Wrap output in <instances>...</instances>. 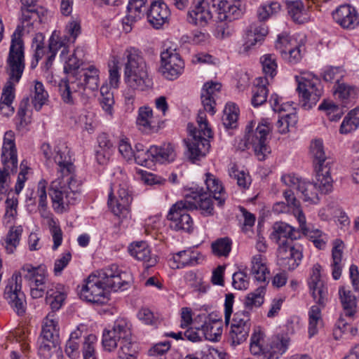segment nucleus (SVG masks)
<instances>
[{
	"mask_svg": "<svg viewBox=\"0 0 359 359\" xmlns=\"http://www.w3.org/2000/svg\"><path fill=\"white\" fill-rule=\"evenodd\" d=\"M6 71L9 76V81L3 88L0 103L12 104L15 97V87L13 83H18L20 79L16 81L15 80L11 79L10 74L7 71V65H6Z\"/></svg>",
	"mask_w": 359,
	"mask_h": 359,
	"instance_id": "4d7b16f0",
	"label": "nucleus"
},
{
	"mask_svg": "<svg viewBox=\"0 0 359 359\" xmlns=\"http://www.w3.org/2000/svg\"><path fill=\"white\" fill-rule=\"evenodd\" d=\"M79 294L81 299L93 304H104L109 299V290L97 278V274L88 276Z\"/></svg>",
	"mask_w": 359,
	"mask_h": 359,
	"instance_id": "dca6fc26",
	"label": "nucleus"
},
{
	"mask_svg": "<svg viewBox=\"0 0 359 359\" xmlns=\"http://www.w3.org/2000/svg\"><path fill=\"white\" fill-rule=\"evenodd\" d=\"M151 154L153 155L154 162L163 163L173 161L176 154L171 144H164L161 146H151Z\"/></svg>",
	"mask_w": 359,
	"mask_h": 359,
	"instance_id": "2f4dec72",
	"label": "nucleus"
},
{
	"mask_svg": "<svg viewBox=\"0 0 359 359\" xmlns=\"http://www.w3.org/2000/svg\"><path fill=\"white\" fill-rule=\"evenodd\" d=\"M319 110L326 111L327 114L329 116V118L335 121L339 120L343 112L341 108L339 106L334 104L332 102L324 100L318 107Z\"/></svg>",
	"mask_w": 359,
	"mask_h": 359,
	"instance_id": "5fc2aeb1",
	"label": "nucleus"
},
{
	"mask_svg": "<svg viewBox=\"0 0 359 359\" xmlns=\"http://www.w3.org/2000/svg\"><path fill=\"white\" fill-rule=\"evenodd\" d=\"M102 346L111 352L119 346L116 359H137V346L132 340L131 324L126 319H116L111 328H106L102 333Z\"/></svg>",
	"mask_w": 359,
	"mask_h": 359,
	"instance_id": "20e7f679",
	"label": "nucleus"
},
{
	"mask_svg": "<svg viewBox=\"0 0 359 359\" xmlns=\"http://www.w3.org/2000/svg\"><path fill=\"white\" fill-rule=\"evenodd\" d=\"M115 274H117V265L111 264L97 271V278L108 288L107 283L113 281Z\"/></svg>",
	"mask_w": 359,
	"mask_h": 359,
	"instance_id": "bf43d9fd",
	"label": "nucleus"
},
{
	"mask_svg": "<svg viewBox=\"0 0 359 359\" xmlns=\"http://www.w3.org/2000/svg\"><path fill=\"white\" fill-rule=\"evenodd\" d=\"M339 296L346 317L351 319L357 312V297L347 287L339 288Z\"/></svg>",
	"mask_w": 359,
	"mask_h": 359,
	"instance_id": "cd10ccee",
	"label": "nucleus"
},
{
	"mask_svg": "<svg viewBox=\"0 0 359 359\" xmlns=\"http://www.w3.org/2000/svg\"><path fill=\"white\" fill-rule=\"evenodd\" d=\"M66 33L68 34L67 41L74 43L77 36L81 34V22L78 20H72L66 25Z\"/></svg>",
	"mask_w": 359,
	"mask_h": 359,
	"instance_id": "e2e57ef3",
	"label": "nucleus"
},
{
	"mask_svg": "<svg viewBox=\"0 0 359 359\" xmlns=\"http://www.w3.org/2000/svg\"><path fill=\"white\" fill-rule=\"evenodd\" d=\"M96 342V337L90 334L85 338L83 346V359H97L95 346Z\"/></svg>",
	"mask_w": 359,
	"mask_h": 359,
	"instance_id": "13d9d810",
	"label": "nucleus"
},
{
	"mask_svg": "<svg viewBox=\"0 0 359 359\" xmlns=\"http://www.w3.org/2000/svg\"><path fill=\"white\" fill-rule=\"evenodd\" d=\"M49 226L53 241V250H55L62 244V231L53 219L49 221Z\"/></svg>",
	"mask_w": 359,
	"mask_h": 359,
	"instance_id": "774afa93",
	"label": "nucleus"
},
{
	"mask_svg": "<svg viewBox=\"0 0 359 359\" xmlns=\"http://www.w3.org/2000/svg\"><path fill=\"white\" fill-rule=\"evenodd\" d=\"M133 158L135 162L140 165L147 168L152 166L154 164V158L153 155L151 154V147L149 149L135 153Z\"/></svg>",
	"mask_w": 359,
	"mask_h": 359,
	"instance_id": "680f3d73",
	"label": "nucleus"
},
{
	"mask_svg": "<svg viewBox=\"0 0 359 359\" xmlns=\"http://www.w3.org/2000/svg\"><path fill=\"white\" fill-rule=\"evenodd\" d=\"M358 113L359 109H354L345 116L340 126L341 133L346 134L358 128L359 126Z\"/></svg>",
	"mask_w": 359,
	"mask_h": 359,
	"instance_id": "a18cd8bd",
	"label": "nucleus"
},
{
	"mask_svg": "<svg viewBox=\"0 0 359 359\" xmlns=\"http://www.w3.org/2000/svg\"><path fill=\"white\" fill-rule=\"evenodd\" d=\"M343 248V242L340 240H335L332 250V263L331 264L332 276L334 280H338L341 275Z\"/></svg>",
	"mask_w": 359,
	"mask_h": 359,
	"instance_id": "473e14b6",
	"label": "nucleus"
},
{
	"mask_svg": "<svg viewBox=\"0 0 359 359\" xmlns=\"http://www.w3.org/2000/svg\"><path fill=\"white\" fill-rule=\"evenodd\" d=\"M287 9L290 16L298 24L305 23L310 19L308 10L301 1H292L288 4Z\"/></svg>",
	"mask_w": 359,
	"mask_h": 359,
	"instance_id": "e433bc0d",
	"label": "nucleus"
},
{
	"mask_svg": "<svg viewBox=\"0 0 359 359\" xmlns=\"http://www.w3.org/2000/svg\"><path fill=\"white\" fill-rule=\"evenodd\" d=\"M147 15L149 23L154 27L158 29L167 21L170 11L165 3L154 1L151 4Z\"/></svg>",
	"mask_w": 359,
	"mask_h": 359,
	"instance_id": "bb28decb",
	"label": "nucleus"
},
{
	"mask_svg": "<svg viewBox=\"0 0 359 359\" xmlns=\"http://www.w3.org/2000/svg\"><path fill=\"white\" fill-rule=\"evenodd\" d=\"M302 248L299 245H292L291 242L283 241L278 248V264L285 270L295 269L302 259Z\"/></svg>",
	"mask_w": 359,
	"mask_h": 359,
	"instance_id": "a211bd4d",
	"label": "nucleus"
},
{
	"mask_svg": "<svg viewBox=\"0 0 359 359\" xmlns=\"http://www.w3.org/2000/svg\"><path fill=\"white\" fill-rule=\"evenodd\" d=\"M130 281V276L128 273L122 271L117 266V274H115L112 282L108 284V290L113 291L125 290H126Z\"/></svg>",
	"mask_w": 359,
	"mask_h": 359,
	"instance_id": "c03bdc74",
	"label": "nucleus"
},
{
	"mask_svg": "<svg viewBox=\"0 0 359 359\" xmlns=\"http://www.w3.org/2000/svg\"><path fill=\"white\" fill-rule=\"evenodd\" d=\"M79 51V48H76L65 61L64 72L68 79L62 80L59 83L62 100L69 104L74 103L73 93L86 88L93 91L99 86V70L95 66L90 65L79 70L82 62L77 55Z\"/></svg>",
	"mask_w": 359,
	"mask_h": 359,
	"instance_id": "f03ea898",
	"label": "nucleus"
},
{
	"mask_svg": "<svg viewBox=\"0 0 359 359\" xmlns=\"http://www.w3.org/2000/svg\"><path fill=\"white\" fill-rule=\"evenodd\" d=\"M12 137V132L6 133L1 156L4 168L0 169V194L6 192L10 171L15 172L18 167L17 151Z\"/></svg>",
	"mask_w": 359,
	"mask_h": 359,
	"instance_id": "ddd939ff",
	"label": "nucleus"
},
{
	"mask_svg": "<svg viewBox=\"0 0 359 359\" xmlns=\"http://www.w3.org/2000/svg\"><path fill=\"white\" fill-rule=\"evenodd\" d=\"M283 196L287 201V205L289 208H292L293 214L297 218L299 228L302 232L307 234L309 233L308 228L306 227V217L300 208V202L296 198L294 192L291 190H285L283 192Z\"/></svg>",
	"mask_w": 359,
	"mask_h": 359,
	"instance_id": "c756f323",
	"label": "nucleus"
},
{
	"mask_svg": "<svg viewBox=\"0 0 359 359\" xmlns=\"http://www.w3.org/2000/svg\"><path fill=\"white\" fill-rule=\"evenodd\" d=\"M184 199H188V202L194 204L193 207H189L191 210L199 209L204 216L212 215L214 213V207L210 195L203 192V189L192 191L189 196H186Z\"/></svg>",
	"mask_w": 359,
	"mask_h": 359,
	"instance_id": "b1692460",
	"label": "nucleus"
},
{
	"mask_svg": "<svg viewBox=\"0 0 359 359\" xmlns=\"http://www.w3.org/2000/svg\"><path fill=\"white\" fill-rule=\"evenodd\" d=\"M23 231L22 226H11L4 239V245L6 252L12 254L18 246Z\"/></svg>",
	"mask_w": 359,
	"mask_h": 359,
	"instance_id": "4c0bfd02",
	"label": "nucleus"
},
{
	"mask_svg": "<svg viewBox=\"0 0 359 359\" xmlns=\"http://www.w3.org/2000/svg\"><path fill=\"white\" fill-rule=\"evenodd\" d=\"M54 161L58 165V177L53 181L49 195L53 208L57 213L67 212L69 206L74 205L81 195V183L74 175V165L67 144L60 142L54 149Z\"/></svg>",
	"mask_w": 359,
	"mask_h": 359,
	"instance_id": "f257e3e1",
	"label": "nucleus"
},
{
	"mask_svg": "<svg viewBox=\"0 0 359 359\" xmlns=\"http://www.w3.org/2000/svg\"><path fill=\"white\" fill-rule=\"evenodd\" d=\"M252 124V123L246 126L245 131L256 156L259 161H264L271 153L269 135L272 130V127L266 119L262 120L255 130Z\"/></svg>",
	"mask_w": 359,
	"mask_h": 359,
	"instance_id": "f8f14e48",
	"label": "nucleus"
},
{
	"mask_svg": "<svg viewBox=\"0 0 359 359\" xmlns=\"http://www.w3.org/2000/svg\"><path fill=\"white\" fill-rule=\"evenodd\" d=\"M281 180L286 186L297 189L301 193L302 199L311 203H318L320 201L319 193L327 194L332 191L331 189L330 191H323L316 179L313 183L294 175H287L283 176Z\"/></svg>",
	"mask_w": 359,
	"mask_h": 359,
	"instance_id": "4468645a",
	"label": "nucleus"
},
{
	"mask_svg": "<svg viewBox=\"0 0 359 359\" xmlns=\"http://www.w3.org/2000/svg\"><path fill=\"white\" fill-rule=\"evenodd\" d=\"M202 331L206 339L209 341H218L222 334V321L212 320V322H207L202 325Z\"/></svg>",
	"mask_w": 359,
	"mask_h": 359,
	"instance_id": "ea45409f",
	"label": "nucleus"
},
{
	"mask_svg": "<svg viewBox=\"0 0 359 359\" xmlns=\"http://www.w3.org/2000/svg\"><path fill=\"white\" fill-rule=\"evenodd\" d=\"M250 329L245 327L231 326L229 332V337L231 341V345L233 346H238L245 341L249 335Z\"/></svg>",
	"mask_w": 359,
	"mask_h": 359,
	"instance_id": "8fccbe9b",
	"label": "nucleus"
},
{
	"mask_svg": "<svg viewBox=\"0 0 359 359\" xmlns=\"http://www.w3.org/2000/svg\"><path fill=\"white\" fill-rule=\"evenodd\" d=\"M39 345V354L43 359L50 358L59 344V341L54 339H45L40 338Z\"/></svg>",
	"mask_w": 359,
	"mask_h": 359,
	"instance_id": "603ef678",
	"label": "nucleus"
},
{
	"mask_svg": "<svg viewBox=\"0 0 359 359\" xmlns=\"http://www.w3.org/2000/svg\"><path fill=\"white\" fill-rule=\"evenodd\" d=\"M266 83H268L267 78L259 77L256 79V83L252 88L251 100L254 107H259L266 101L269 92L266 86Z\"/></svg>",
	"mask_w": 359,
	"mask_h": 359,
	"instance_id": "c9c22d12",
	"label": "nucleus"
},
{
	"mask_svg": "<svg viewBox=\"0 0 359 359\" xmlns=\"http://www.w3.org/2000/svg\"><path fill=\"white\" fill-rule=\"evenodd\" d=\"M231 244L228 237L219 238L211 245L212 253L217 257H226L231 250Z\"/></svg>",
	"mask_w": 359,
	"mask_h": 359,
	"instance_id": "09e8293b",
	"label": "nucleus"
},
{
	"mask_svg": "<svg viewBox=\"0 0 359 359\" xmlns=\"http://www.w3.org/2000/svg\"><path fill=\"white\" fill-rule=\"evenodd\" d=\"M271 238L276 243L281 244L283 241H287L292 243L293 240L300 238L299 230L284 222H276L272 226Z\"/></svg>",
	"mask_w": 359,
	"mask_h": 359,
	"instance_id": "a878e982",
	"label": "nucleus"
},
{
	"mask_svg": "<svg viewBox=\"0 0 359 359\" xmlns=\"http://www.w3.org/2000/svg\"><path fill=\"white\" fill-rule=\"evenodd\" d=\"M209 5L205 0H193L188 12V21L200 27L205 26L212 19Z\"/></svg>",
	"mask_w": 359,
	"mask_h": 359,
	"instance_id": "5701e85b",
	"label": "nucleus"
},
{
	"mask_svg": "<svg viewBox=\"0 0 359 359\" xmlns=\"http://www.w3.org/2000/svg\"><path fill=\"white\" fill-rule=\"evenodd\" d=\"M295 44L296 41L294 39H291L288 35L280 34L278 36L276 41L275 48L279 51L281 56H285L287 52L295 46Z\"/></svg>",
	"mask_w": 359,
	"mask_h": 359,
	"instance_id": "6e6d98bb",
	"label": "nucleus"
},
{
	"mask_svg": "<svg viewBox=\"0 0 359 359\" xmlns=\"http://www.w3.org/2000/svg\"><path fill=\"white\" fill-rule=\"evenodd\" d=\"M232 285L236 290H246L249 286V278L246 273L239 271L233 274Z\"/></svg>",
	"mask_w": 359,
	"mask_h": 359,
	"instance_id": "0e129e2a",
	"label": "nucleus"
},
{
	"mask_svg": "<svg viewBox=\"0 0 359 359\" xmlns=\"http://www.w3.org/2000/svg\"><path fill=\"white\" fill-rule=\"evenodd\" d=\"M212 6L217 8V18L220 22L234 20L243 13L241 0H212Z\"/></svg>",
	"mask_w": 359,
	"mask_h": 359,
	"instance_id": "aec40b11",
	"label": "nucleus"
},
{
	"mask_svg": "<svg viewBox=\"0 0 359 359\" xmlns=\"http://www.w3.org/2000/svg\"><path fill=\"white\" fill-rule=\"evenodd\" d=\"M22 25H18L11 35V45L7 57V71L11 79L18 81L23 74L25 62V46L22 39L25 27L32 26L35 22L40 21L38 10L21 8Z\"/></svg>",
	"mask_w": 359,
	"mask_h": 359,
	"instance_id": "7ed1b4c3",
	"label": "nucleus"
},
{
	"mask_svg": "<svg viewBox=\"0 0 359 359\" xmlns=\"http://www.w3.org/2000/svg\"><path fill=\"white\" fill-rule=\"evenodd\" d=\"M41 338L59 341V327L55 314L50 312L44 320Z\"/></svg>",
	"mask_w": 359,
	"mask_h": 359,
	"instance_id": "72a5a7b5",
	"label": "nucleus"
},
{
	"mask_svg": "<svg viewBox=\"0 0 359 359\" xmlns=\"http://www.w3.org/2000/svg\"><path fill=\"white\" fill-rule=\"evenodd\" d=\"M198 128H196L191 123L187 127L189 131V138L187 142V155L189 159L195 163L205 156L209 151L210 144L209 139L212 137V133L204 111H200L197 116Z\"/></svg>",
	"mask_w": 359,
	"mask_h": 359,
	"instance_id": "423d86ee",
	"label": "nucleus"
},
{
	"mask_svg": "<svg viewBox=\"0 0 359 359\" xmlns=\"http://www.w3.org/2000/svg\"><path fill=\"white\" fill-rule=\"evenodd\" d=\"M147 0H130L127 6L129 16L131 18H140L143 13L142 8L144 7Z\"/></svg>",
	"mask_w": 359,
	"mask_h": 359,
	"instance_id": "69168bd1",
	"label": "nucleus"
},
{
	"mask_svg": "<svg viewBox=\"0 0 359 359\" xmlns=\"http://www.w3.org/2000/svg\"><path fill=\"white\" fill-rule=\"evenodd\" d=\"M62 48L60 56L62 57L68 53V48L66 43L64 41L55 39L54 36H52L49 40L48 51V54L56 55L58 50Z\"/></svg>",
	"mask_w": 359,
	"mask_h": 359,
	"instance_id": "338daca9",
	"label": "nucleus"
},
{
	"mask_svg": "<svg viewBox=\"0 0 359 359\" xmlns=\"http://www.w3.org/2000/svg\"><path fill=\"white\" fill-rule=\"evenodd\" d=\"M66 298V294L60 285L48 289L46 301L50 306L52 312L59 310L62 306Z\"/></svg>",
	"mask_w": 359,
	"mask_h": 359,
	"instance_id": "f704fd0d",
	"label": "nucleus"
},
{
	"mask_svg": "<svg viewBox=\"0 0 359 359\" xmlns=\"http://www.w3.org/2000/svg\"><path fill=\"white\" fill-rule=\"evenodd\" d=\"M188 199L177 201L170 208L167 218L170 221V226L175 230L190 232L193 230L194 222L188 211L193 207Z\"/></svg>",
	"mask_w": 359,
	"mask_h": 359,
	"instance_id": "2eb2a0df",
	"label": "nucleus"
},
{
	"mask_svg": "<svg viewBox=\"0 0 359 359\" xmlns=\"http://www.w3.org/2000/svg\"><path fill=\"white\" fill-rule=\"evenodd\" d=\"M289 339L276 335L266 340L259 327H255L250 337V351L256 359H278L287 349Z\"/></svg>",
	"mask_w": 359,
	"mask_h": 359,
	"instance_id": "0eeeda50",
	"label": "nucleus"
},
{
	"mask_svg": "<svg viewBox=\"0 0 359 359\" xmlns=\"http://www.w3.org/2000/svg\"><path fill=\"white\" fill-rule=\"evenodd\" d=\"M48 94L45 90L42 83L35 81L33 90H32V103L36 111H39L47 102Z\"/></svg>",
	"mask_w": 359,
	"mask_h": 359,
	"instance_id": "37998d69",
	"label": "nucleus"
},
{
	"mask_svg": "<svg viewBox=\"0 0 359 359\" xmlns=\"http://www.w3.org/2000/svg\"><path fill=\"white\" fill-rule=\"evenodd\" d=\"M262 69L265 74V78L267 76L271 79L276 74L277 63L276 58L274 55L266 54L260 58Z\"/></svg>",
	"mask_w": 359,
	"mask_h": 359,
	"instance_id": "3c124183",
	"label": "nucleus"
},
{
	"mask_svg": "<svg viewBox=\"0 0 359 359\" xmlns=\"http://www.w3.org/2000/svg\"><path fill=\"white\" fill-rule=\"evenodd\" d=\"M153 118L152 109L149 107H140L139 114L137 118V124L140 129L148 132L151 129V123Z\"/></svg>",
	"mask_w": 359,
	"mask_h": 359,
	"instance_id": "de8ad7c7",
	"label": "nucleus"
},
{
	"mask_svg": "<svg viewBox=\"0 0 359 359\" xmlns=\"http://www.w3.org/2000/svg\"><path fill=\"white\" fill-rule=\"evenodd\" d=\"M128 250L133 257L142 262L147 269L154 266L157 263L156 257L151 255L148 244L144 241L130 243Z\"/></svg>",
	"mask_w": 359,
	"mask_h": 359,
	"instance_id": "393cba45",
	"label": "nucleus"
},
{
	"mask_svg": "<svg viewBox=\"0 0 359 359\" xmlns=\"http://www.w3.org/2000/svg\"><path fill=\"white\" fill-rule=\"evenodd\" d=\"M205 183L210 194H213L215 200L218 201V205L222 206L226 200V194L222 184L213 175L208 172L205 174Z\"/></svg>",
	"mask_w": 359,
	"mask_h": 359,
	"instance_id": "7c9ffc66",
	"label": "nucleus"
},
{
	"mask_svg": "<svg viewBox=\"0 0 359 359\" xmlns=\"http://www.w3.org/2000/svg\"><path fill=\"white\" fill-rule=\"evenodd\" d=\"M40 269L39 267H34L29 264H25L8 281L4 290V298L18 316L23 315L26 310L25 296L21 290L22 277L30 284Z\"/></svg>",
	"mask_w": 359,
	"mask_h": 359,
	"instance_id": "6e6552de",
	"label": "nucleus"
},
{
	"mask_svg": "<svg viewBox=\"0 0 359 359\" xmlns=\"http://www.w3.org/2000/svg\"><path fill=\"white\" fill-rule=\"evenodd\" d=\"M162 75L168 80L177 79L183 72L184 63L175 48H167L161 54Z\"/></svg>",
	"mask_w": 359,
	"mask_h": 359,
	"instance_id": "f3484780",
	"label": "nucleus"
},
{
	"mask_svg": "<svg viewBox=\"0 0 359 359\" xmlns=\"http://www.w3.org/2000/svg\"><path fill=\"white\" fill-rule=\"evenodd\" d=\"M295 79L302 107L304 109H311L323 95V86L320 79L310 73H302L296 76Z\"/></svg>",
	"mask_w": 359,
	"mask_h": 359,
	"instance_id": "9b49d317",
	"label": "nucleus"
},
{
	"mask_svg": "<svg viewBox=\"0 0 359 359\" xmlns=\"http://www.w3.org/2000/svg\"><path fill=\"white\" fill-rule=\"evenodd\" d=\"M321 266L316 264L312 267L309 280L311 296L318 305H313L309 311V321H322L321 309L327 302V288L320 277Z\"/></svg>",
	"mask_w": 359,
	"mask_h": 359,
	"instance_id": "9d476101",
	"label": "nucleus"
},
{
	"mask_svg": "<svg viewBox=\"0 0 359 359\" xmlns=\"http://www.w3.org/2000/svg\"><path fill=\"white\" fill-rule=\"evenodd\" d=\"M133 198L128 189L120 187L117 196H113L112 192L109 194L108 205L114 215L119 218H127L130 215V205Z\"/></svg>",
	"mask_w": 359,
	"mask_h": 359,
	"instance_id": "6ab92c4d",
	"label": "nucleus"
},
{
	"mask_svg": "<svg viewBox=\"0 0 359 359\" xmlns=\"http://www.w3.org/2000/svg\"><path fill=\"white\" fill-rule=\"evenodd\" d=\"M334 20L344 29H353L359 25V15L354 7L341 5L333 13Z\"/></svg>",
	"mask_w": 359,
	"mask_h": 359,
	"instance_id": "4be33fe9",
	"label": "nucleus"
},
{
	"mask_svg": "<svg viewBox=\"0 0 359 359\" xmlns=\"http://www.w3.org/2000/svg\"><path fill=\"white\" fill-rule=\"evenodd\" d=\"M251 263V274L254 276L255 279L258 282H265L269 271L264 262L263 257L261 255L253 256Z\"/></svg>",
	"mask_w": 359,
	"mask_h": 359,
	"instance_id": "58836bf2",
	"label": "nucleus"
},
{
	"mask_svg": "<svg viewBox=\"0 0 359 359\" xmlns=\"http://www.w3.org/2000/svg\"><path fill=\"white\" fill-rule=\"evenodd\" d=\"M281 5L277 1H271L259 6L257 9L258 22H262L270 17L277 14L280 11Z\"/></svg>",
	"mask_w": 359,
	"mask_h": 359,
	"instance_id": "49530a36",
	"label": "nucleus"
},
{
	"mask_svg": "<svg viewBox=\"0 0 359 359\" xmlns=\"http://www.w3.org/2000/svg\"><path fill=\"white\" fill-rule=\"evenodd\" d=\"M229 175L237 182V184L243 189H246L250 184V177L244 171H239L233 165L229 169Z\"/></svg>",
	"mask_w": 359,
	"mask_h": 359,
	"instance_id": "052dcab7",
	"label": "nucleus"
},
{
	"mask_svg": "<svg viewBox=\"0 0 359 359\" xmlns=\"http://www.w3.org/2000/svg\"><path fill=\"white\" fill-rule=\"evenodd\" d=\"M310 153L313 158L315 179L320 184L323 191H330L332 189L333 183L330 172L334 161L326 154L321 139H315L311 141Z\"/></svg>",
	"mask_w": 359,
	"mask_h": 359,
	"instance_id": "1a4fd4ad",
	"label": "nucleus"
},
{
	"mask_svg": "<svg viewBox=\"0 0 359 359\" xmlns=\"http://www.w3.org/2000/svg\"><path fill=\"white\" fill-rule=\"evenodd\" d=\"M36 196L38 200V211L40 215L43 218H49L51 213L48 209L46 182L45 180H41L37 185Z\"/></svg>",
	"mask_w": 359,
	"mask_h": 359,
	"instance_id": "79ce46f5",
	"label": "nucleus"
},
{
	"mask_svg": "<svg viewBox=\"0 0 359 359\" xmlns=\"http://www.w3.org/2000/svg\"><path fill=\"white\" fill-rule=\"evenodd\" d=\"M124 55L127 59L124 65V81L127 87L140 91L151 88L152 80L149 76L148 67L142 53L130 47L126 50Z\"/></svg>",
	"mask_w": 359,
	"mask_h": 359,
	"instance_id": "39448f33",
	"label": "nucleus"
},
{
	"mask_svg": "<svg viewBox=\"0 0 359 359\" xmlns=\"http://www.w3.org/2000/svg\"><path fill=\"white\" fill-rule=\"evenodd\" d=\"M267 34L268 27L264 23L255 22L251 24L246 32L245 42L240 53H247L257 45L260 46Z\"/></svg>",
	"mask_w": 359,
	"mask_h": 359,
	"instance_id": "412c9836",
	"label": "nucleus"
},
{
	"mask_svg": "<svg viewBox=\"0 0 359 359\" xmlns=\"http://www.w3.org/2000/svg\"><path fill=\"white\" fill-rule=\"evenodd\" d=\"M198 253L191 250L180 251L169 259V265L172 269H181L186 266H194L198 264Z\"/></svg>",
	"mask_w": 359,
	"mask_h": 359,
	"instance_id": "c85d7f7f",
	"label": "nucleus"
},
{
	"mask_svg": "<svg viewBox=\"0 0 359 359\" xmlns=\"http://www.w3.org/2000/svg\"><path fill=\"white\" fill-rule=\"evenodd\" d=\"M239 109L233 103H228L224 109L222 118L225 128L233 129L237 127Z\"/></svg>",
	"mask_w": 359,
	"mask_h": 359,
	"instance_id": "a19ab883",
	"label": "nucleus"
},
{
	"mask_svg": "<svg viewBox=\"0 0 359 359\" xmlns=\"http://www.w3.org/2000/svg\"><path fill=\"white\" fill-rule=\"evenodd\" d=\"M264 292L265 287L261 285L255 292L248 294L245 301L246 308L251 309L253 306H261L264 302Z\"/></svg>",
	"mask_w": 359,
	"mask_h": 359,
	"instance_id": "864d4df0",
	"label": "nucleus"
}]
</instances>
